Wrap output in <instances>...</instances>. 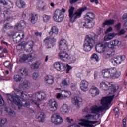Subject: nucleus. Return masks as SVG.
Instances as JSON below:
<instances>
[{
  "instance_id": "nucleus-62",
  "label": "nucleus",
  "mask_w": 127,
  "mask_h": 127,
  "mask_svg": "<svg viewBox=\"0 0 127 127\" xmlns=\"http://www.w3.org/2000/svg\"><path fill=\"white\" fill-rule=\"evenodd\" d=\"M109 54L110 57H113V56H114V55H115V54H116V52L115 51V50H112L111 51V53Z\"/></svg>"
},
{
  "instance_id": "nucleus-20",
  "label": "nucleus",
  "mask_w": 127,
  "mask_h": 127,
  "mask_svg": "<svg viewBox=\"0 0 127 127\" xmlns=\"http://www.w3.org/2000/svg\"><path fill=\"white\" fill-rule=\"evenodd\" d=\"M112 73L111 74V78H112V79H118L121 75V73L117 71V68L115 67L112 68Z\"/></svg>"
},
{
  "instance_id": "nucleus-49",
  "label": "nucleus",
  "mask_w": 127,
  "mask_h": 127,
  "mask_svg": "<svg viewBox=\"0 0 127 127\" xmlns=\"http://www.w3.org/2000/svg\"><path fill=\"white\" fill-rule=\"evenodd\" d=\"M91 58L93 60H95L97 62L99 61V56L96 54H93Z\"/></svg>"
},
{
  "instance_id": "nucleus-15",
  "label": "nucleus",
  "mask_w": 127,
  "mask_h": 127,
  "mask_svg": "<svg viewBox=\"0 0 127 127\" xmlns=\"http://www.w3.org/2000/svg\"><path fill=\"white\" fill-rule=\"evenodd\" d=\"M30 58H32V54L28 55L27 56L25 54L23 55V56L21 57L20 59L19 60L20 62H24L26 60H29V63L30 64V62H32L33 61V59Z\"/></svg>"
},
{
  "instance_id": "nucleus-38",
  "label": "nucleus",
  "mask_w": 127,
  "mask_h": 127,
  "mask_svg": "<svg viewBox=\"0 0 127 127\" xmlns=\"http://www.w3.org/2000/svg\"><path fill=\"white\" fill-rule=\"evenodd\" d=\"M60 14H61V10L58 9L55 11L54 15L53 16V18L55 21H56V19H58Z\"/></svg>"
},
{
  "instance_id": "nucleus-10",
  "label": "nucleus",
  "mask_w": 127,
  "mask_h": 127,
  "mask_svg": "<svg viewBox=\"0 0 127 127\" xmlns=\"http://www.w3.org/2000/svg\"><path fill=\"white\" fill-rule=\"evenodd\" d=\"M33 41H30L27 43L25 42H22L21 44L18 45V46H23L25 50L27 52H31L32 49H33Z\"/></svg>"
},
{
  "instance_id": "nucleus-37",
  "label": "nucleus",
  "mask_w": 127,
  "mask_h": 127,
  "mask_svg": "<svg viewBox=\"0 0 127 127\" xmlns=\"http://www.w3.org/2000/svg\"><path fill=\"white\" fill-rule=\"evenodd\" d=\"M40 65V63L38 62H36L35 63L31 65V68L32 70H35L36 69H38Z\"/></svg>"
},
{
  "instance_id": "nucleus-9",
  "label": "nucleus",
  "mask_w": 127,
  "mask_h": 127,
  "mask_svg": "<svg viewBox=\"0 0 127 127\" xmlns=\"http://www.w3.org/2000/svg\"><path fill=\"white\" fill-rule=\"evenodd\" d=\"M51 122L53 124H54V125L58 126V125H61V124L63 123V119L62 117L60 116V114L58 113H54L51 117Z\"/></svg>"
},
{
  "instance_id": "nucleus-52",
  "label": "nucleus",
  "mask_w": 127,
  "mask_h": 127,
  "mask_svg": "<svg viewBox=\"0 0 127 127\" xmlns=\"http://www.w3.org/2000/svg\"><path fill=\"white\" fill-rule=\"evenodd\" d=\"M11 28V26H10V24L9 23H7L4 25L3 29H10Z\"/></svg>"
},
{
  "instance_id": "nucleus-28",
  "label": "nucleus",
  "mask_w": 127,
  "mask_h": 127,
  "mask_svg": "<svg viewBox=\"0 0 127 127\" xmlns=\"http://www.w3.org/2000/svg\"><path fill=\"white\" fill-rule=\"evenodd\" d=\"M45 81L47 84L52 85V84H53V82H54V79L53 76L51 75H47L45 77Z\"/></svg>"
},
{
  "instance_id": "nucleus-60",
  "label": "nucleus",
  "mask_w": 127,
  "mask_h": 127,
  "mask_svg": "<svg viewBox=\"0 0 127 127\" xmlns=\"http://www.w3.org/2000/svg\"><path fill=\"white\" fill-rule=\"evenodd\" d=\"M113 30V28L112 27H109L107 30L105 31V33H109V32H111Z\"/></svg>"
},
{
  "instance_id": "nucleus-43",
  "label": "nucleus",
  "mask_w": 127,
  "mask_h": 127,
  "mask_svg": "<svg viewBox=\"0 0 127 127\" xmlns=\"http://www.w3.org/2000/svg\"><path fill=\"white\" fill-rule=\"evenodd\" d=\"M4 65L6 68H8L9 69H11L12 68V65L10 63V62L7 61L4 63Z\"/></svg>"
},
{
  "instance_id": "nucleus-30",
  "label": "nucleus",
  "mask_w": 127,
  "mask_h": 127,
  "mask_svg": "<svg viewBox=\"0 0 127 127\" xmlns=\"http://www.w3.org/2000/svg\"><path fill=\"white\" fill-rule=\"evenodd\" d=\"M46 116L43 112H41L38 117V121L40 123H44Z\"/></svg>"
},
{
  "instance_id": "nucleus-11",
  "label": "nucleus",
  "mask_w": 127,
  "mask_h": 127,
  "mask_svg": "<svg viewBox=\"0 0 127 127\" xmlns=\"http://www.w3.org/2000/svg\"><path fill=\"white\" fill-rule=\"evenodd\" d=\"M54 67L55 69L57 70V71H60V72H63L66 70V65L61 62H57L55 63L54 64Z\"/></svg>"
},
{
  "instance_id": "nucleus-54",
  "label": "nucleus",
  "mask_w": 127,
  "mask_h": 127,
  "mask_svg": "<svg viewBox=\"0 0 127 127\" xmlns=\"http://www.w3.org/2000/svg\"><path fill=\"white\" fill-rule=\"evenodd\" d=\"M126 33V30L124 29H122L118 33L116 34L117 35H123V34H125Z\"/></svg>"
},
{
  "instance_id": "nucleus-36",
  "label": "nucleus",
  "mask_w": 127,
  "mask_h": 127,
  "mask_svg": "<svg viewBox=\"0 0 127 127\" xmlns=\"http://www.w3.org/2000/svg\"><path fill=\"white\" fill-rule=\"evenodd\" d=\"M115 23V20L113 19H109L108 20H106L103 23V26H106V25H113Z\"/></svg>"
},
{
  "instance_id": "nucleus-59",
  "label": "nucleus",
  "mask_w": 127,
  "mask_h": 127,
  "mask_svg": "<svg viewBox=\"0 0 127 127\" xmlns=\"http://www.w3.org/2000/svg\"><path fill=\"white\" fill-rule=\"evenodd\" d=\"M123 20L124 22L127 23V14H124L123 16Z\"/></svg>"
},
{
  "instance_id": "nucleus-22",
  "label": "nucleus",
  "mask_w": 127,
  "mask_h": 127,
  "mask_svg": "<svg viewBox=\"0 0 127 127\" xmlns=\"http://www.w3.org/2000/svg\"><path fill=\"white\" fill-rule=\"evenodd\" d=\"M73 104L75 106H77V107H80L82 105V102H83V99L82 98L79 96H75L74 97Z\"/></svg>"
},
{
  "instance_id": "nucleus-21",
  "label": "nucleus",
  "mask_w": 127,
  "mask_h": 127,
  "mask_svg": "<svg viewBox=\"0 0 127 127\" xmlns=\"http://www.w3.org/2000/svg\"><path fill=\"white\" fill-rule=\"evenodd\" d=\"M112 68L109 69H105L102 71V76L104 78H110L111 77V75H112Z\"/></svg>"
},
{
  "instance_id": "nucleus-26",
  "label": "nucleus",
  "mask_w": 127,
  "mask_h": 127,
  "mask_svg": "<svg viewBox=\"0 0 127 127\" xmlns=\"http://www.w3.org/2000/svg\"><path fill=\"white\" fill-rule=\"evenodd\" d=\"M85 20V23L83 25V26L85 27V28H93V27L94 25V23H93L92 21L90 20Z\"/></svg>"
},
{
  "instance_id": "nucleus-55",
  "label": "nucleus",
  "mask_w": 127,
  "mask_h": 127,
  "mask_svg": "<svg viewBox=\"0 0 127 127\" xmlns=\"http://www.w3.org/2000/svg\"><path fill=\"white\" fill-rule=\"evenodd\" d=\"M4 105V100H3V98L0 95V106H2Z\"/></svg>"
},
{
  "instance_id": "nucleus-3",
  "label": "nucleus",
  "mask_w": 127,
  "mask_h": 127,
  "mask_svg": "<svg viewBox=\"0 0 127 127\" xmlns=\"http://www.w3.org/2000/svg\"><path fill=\"white\" fill-rule=\"evenodd\" d=\"M59 29L56 26H53L49 32V36L44 40V42L47 45V48L53 47V43L56 42V39L54 38L58 34Z\"/></svg>"
},
{
  "instance_id": "nucleus-24",
  "label": "nucleus",
  "mask_w": 127,
  "mask_h": 127,
  "mask_svg": "<svg viewBox=\"0 0 127 127\" xmlns=\"http://www.w3.org/2000/svg\"><path fill=\"white\" fill-rule=\"evenodd\" d=\"M89 92L92 97H95V96H98L100 94V90L95 86H92L89 90Z\"/></svg>"
},
{
  "instance_id": "nucleus-61",
  "label": "nucleus",
  "mask_w": 127,
  "mask_h": 127,
  "mask_svg": "<svg viewBox=\"0 0 127 127\" xmlns=\"http://www.w3.org/2000/svg\"><path fill=\"white\" fill-rule=\"evenodd\" d=\"M80 0H69L70 3L71 4H74V3H76L77 1H79Z\"/></svg>"
},
{
  "instance_id": "nucleus-35",
  "label": "nucleus",
  "mask_w": 127,
  "mask_h": 127,
  "mask_svg": "<svg viewBox=\"0 0 127 127\" xmlns=\"http://www.w3.org/2000/svg\"><path fill=\"white\" fill-rule=\"evenodd\" d=\"M5 111L7 113L9 116H11V117H14V116H15V112L9 108H5Z\"/></svg>"
},
{
  "instance_id": "nucleus-44",
  "label": "nucleus",
  "mask_w": 127,
  "mask_h": 127,
  "mask_svg": "<svg viewBox=\"0 0 127 127\" xmlns=\"http://www.w3.org/2000/svg\"><path fill=\"white\" fill-rule=\"evenodd\" d=\"M61 50H68V44H64V45H61L59 46Z\"/></svg>"
},
{
  "instance_id": "nucleus-27",
  "label": "nucleus",
  "mask_w": 127,
  "mask_h": 127,
  "mask_svg": "<svg viewBox=\"0 0 127 127\" xmlns=\"http://www.w3.org/2000/svg\"><path fill=\"white\" fill-rule=\"evenodd\" d=\"M95 18V14L92 12H90L87 13L86 16L84 17L85 20L92 21Z\"/></svg>"
},
{
  "instance_id": "nucleus-58",
  "label": "nucleus",
  "mask_w": 127,
  "mask_h": 127,
  "mask_svg": "<svg viewBox=\"0 0 127 127\" xmlns=\"http://www.w3.org/2000/svg\"><path fill=\"white\" fill-rule=\"evenodd\" d=\"M66 67H67V69L66 70V74H69L70 70H71V69H72V67L69 65H67Z\"/></svg>"
},
{
  "instance_id": "nucleus-2",
  "label": "nucleus",
  "mask_w": 127,
  "mask_h": 127,
  "mask_svg": "<svg viewBox=\"0 0 127 127\" xmlns=\"http://www.w3.org/2000/svg\"><path fill=\"white\" fill-rule=\"evenodd\" d=\"M115 95L109 97H103L101 100V104L102 106H98L94 105L90 108V112L92 114H99V113H103L104 111H107L110 109L109 105L111 104L113 99H114Z\"/></svg>"
},
{
  "instance_id": "nucleus-51",
  "label": "nucleus",
  "mask_w": 127,
  "mask_h": 127,
  "mask_svg": "<svg viewBox=\"0 0 127 127\" xmlns=\"http://www.w3.org/2000/svg\"><path fill=\"white\" fill-rule=\"evenodd\" d=\"M59 43V46H60V45H64L65 44H68V42H67V41L66 40L64 39L61 40Z\"/></svg>"
},
{
  "instance_id": "nucleus-17",
  "label": "nucleus",
  "mask_w": 127,
  "mask_h": 127,
  "mask_svg": "<svg viewBox=\"0 0 127 127\" xmlns=\"http://www.w3.org/2000/svg\"><path fill=\"white\" fill-rule=\"evenodd\" d=\"M21 36V34H20L18 32H15L13 35V40L14 42H15L16 43H18V42H20L21 41V39H22L23 38H21L20 37Z\"/></svg>"
},
{
  "instance_id": "nucleus-53",
  "label": "nucleus",
  "mask_w": 127,
  "mask_h": 127,
  "mask_svg": "<svg viewBox=\"0 0 127 127\" xmlns=\"http://www.w3.org/2000/svg\"><path fill=\"white\" fill-rule=\"evenodd\" d=\"M39 77V74L37 72H34L32 75L33 80H36Z\"/></svg>"
},
{
  "instance_id": "nucleus-40",
  "label": "nucleus",
  "mask_w": 127,
  "mask_h": 127,
  "mask_svg": "<svg viewBox=\"0 0 127 127\" xmlns=\"http://www.w3.org/2000/svg\"><path fill=\"white\" fill-rule=\"evenodd\" d=\"M13 79L15 82H20L22 81V77L21 75L16 74L13 76Z\"/></svg>"
},
{
  "instance_id": "nucleus-16",
  "label": "nucleus",
  "mask_w": 127,
  "mask_h": 127,
  "mask_svg": "<svg viewBox=\"0 0 127 127\" xmlns=\"http://www.w3.org/2000/svg\"><path fill=\"white\" fill-rule=\"evenodd\" d=\"M71 94V92L69 91L63 90L61 93H58L57 98H62V99H66Z\"/></svg>"
},
{
  "instance_id": "nucleus-14",
  "label": "nucleus",
  "mask_w": 127,
  "mask_h": 127,
  "mask_svg": "<svg viewBox=\"0 0 127 127\" xmlns=\"http://www.w3.org/2000/svg\"><path fill=\"white\" fill-rule=\"evenodd\" d=\"M80 87L81 90L83 92H87L89 90V82L86 80H82L80 84Z\"/></svg>"
},
{
  "instance_id": "nucleus-13",
  "label": "nucleus",
  "mask_w": 127,
  "mask_h": 127,
  "mask_svg": "<svg viewBox=\"0 0 127 127\" xmlns=\"http://www.w3.org/2000/svg\"><path fill=\"white\" fill-rule=\"evenodd\" d=\"M46 98V94L44 92H38L35 93V99L39 102L44 100Z\"/></svg>"
},
{
  "instance_id": "nucleus-46",
  "label": "nucleus",
  "mask_w": 127,
  "mask_h": 127,
  "mask_svg": "<svg viewBox=\"0 0 127 127\" xmlns=\"http://www.w3.org/2000/svg\"><path fill=\"white\" fill-rule=\"evenodd\" d=\"M43 19L44 22H48V21H49V19H50V17L47 15H44L43 16Z\"/></svg>"
},
{
  "instance_id": "nucleus-39",
  "label": "nucleus",
  "mask_w": 127,
  "mask_h": 127,
  "mask_svg": "<svg viewBox=\"0 0 127 127\" xmlns=\"http://www.w3.org/2000/svg\"><path fill=\"white\" fill-rule=\"evenodd\" d=\"M37 8L39 10H42V11H44V10H45V9H46V7L45 6V4L44 3V2H42L40 5L37 6Z\"/></svg>"
},
{
  "instance_id": "nucleus-7",
  "label": "nucleus",
  "mask_w": 127,
  "mask_h": 127,
  "mask_svg": "<svg viewBox=\"0 0 127 127\" xmlns=\"http://www.w3.org/2000/svg\"><path fill=\"white\" fill-rule=\"evenodd\" d=\"M100 88L104 91H108V90H109V94L113 95L119 89V85L114 86L112 84H111L109 82L102 81L100 84Z\"/></svg>"
},
{
  "instance_id": "nucleus-42",
  "label": "nucleus",
  "mask_w": 127,
  "mask_h": 127,
  "mask_svg": "<svg viewBox=\"0 0 127 127\" xmlns=\"http://www.w3.org/2000/svg\"><path fill=\"white\" fill-rule=\"evenodd\" d=\"M20 72L22 76H24L25 77H26L28 75V71L25 68L21 69Z\"/></svg>"
},
{
  "instance_id": "nucleus-63",
  "label": "nucleus",
  "mask_w": 127,
  "mask_h": 127,
  "mask_svg": "<svg viewBox=\"0 0 127 127\" xmlns=\"http://www.w3.org/2000/svg\"><path fill=\"white\" fill-rule=\"evenodd\" d=\"M105 59H109L110 57H111V56H110L109 54H105V55L104 56Z\"/></svg>"
},
{
  "instance_id": "nucleus-23",
  "label": "nucleus",
  "mask_w": 127,
  "mask_h": 127,
  "mask_svg": "<svg viewBox=\"0 0 127 127\" xmlns=\"http://www.w3.org/2000/svg\"><path fill=\"white\" fill-rule=\"evenodd\" d=\"M30 88V82L27 80H25L22 84H19V88L23 89V90H26V89H28Z\"/></svg>"
},
{
  "instance_id": "nucleus-41",
  "label": "nucleus",
  "mask_w": 127,
  "mask_h": 127,
  "mask_svg": "<svg viewBox=\"0 0 127 127\" xmlns=\"http://www.w3.org/2000/svg\"><path fill=\"white\" fill-rule=\"evenodd\" d=\"M64 18L65 17L64 16V15L62 13V11H61V14H60L58 19H56V22H62V21L64 20Z\"/></svg>"
},
{
  "instance_id": "nucleus-6",
  "label": "nucleus",
  "mask_w": 127,
  "mask_h": 127,
  "mask_svg": "<svg viewBox=\"0 0 127 127\" xmlns=\"http://www.w3.org/2000/svg\"><path fill=\"white\" fill-rule=\"evenodd\" d=\"M96 34L87 35L85 38V42L83 45V49L84 51L88 52L92 50V48L94 47L95 41Z\"/></svg>"
},
{
  "instance_id": "nucleus-56",
  "label": "nucleus",
  "mask_w": 127,
  "mask_h": 127,
  "mask_svg": "<svg viewBox=\"0 0 127 127\" xmlns=\"http://www.w3.org/2000/svg\"><path fill=\"white\" fill-rule=\"evenodd\" d=\"M110 62L114 65V66H116L117 65V64L116 63V59L115 58H113L110 60Z\"/></svg>"
},
{
  "instance_id": "nucleus-12",
  "label": "nucleus",
  "mask_w": 127,
  "mask_h": 127,
  "mask_svg": "<svg viewBox=\"0 0 127 127\" xmlns=\"http://www.w3.org/2000/svg\"><path fill=\"white\" fill-rule=\"evenodd\" d=\"M48 108L50 112H55V111L57 110V108H58V105L57 104V103L55 102V101L50 100Z\"/></svg>"
},
{
  "instance_id": "nucleus-4",
  "label": "nucleus",
  "mask_w": 127,
  "mask_h": 127,
  "mask_svg": "<svg viewBox=\"0 0 127 127\" xmlns=\"http://www.w3.org/2000/svg\"><path fill=\"white\" fill-rule=\"evenodd\" d=\"M122 42L118 40H113L109 43L97 44L95 46V49L97 52L105 51V48L108 46L110 49H115V46H121Z\"/></svg>"
},
{
  "instance_id": "nucleus-31",
  "label": "nucleus",
  "mask_w": 127,
  "mask_h": 127,
  "mask_svg": "<svg viewBox=\"0 0 127 127\" xmlns=\"http://www.w3.org/2000/svg\"><path fill=\"white\" fill-rule=\"evenodd\" d=\"M25 4V2L22 0H17L16 1V5L19 8H23Z\"/></svg>"
},
{
  "instance_id": "nucleus-64",
  "label": "nucleus",
  "mask_w": 127,
  "mask_h": 127,
  "mask_svg": "<svg viewBox=\"0 0 127 127\" xmlns=\"http://www.w3.org/2000/svg\"><path fill=\"white\" fill-rule=\"evenodd\" d=\"M126 122H127V118L125 117L123 121V127H126Z\"/></svg>"
},
{
  "instance_id": "nucleus-34",
  "label": "nucleus",
  "mask_w": 127,
  "mask_h": 127,
  "mask_svg": "<svg viewBox=\"0 0 127 127\" xmlns=\"http://www.w3.org/2000/svg\"><path fill=\"white\" fill-rule=\"evenodd\" d=\"M0 4H3V5H7V4H10V7H13V3L7 0H0Z\"/></svg>"
},
{
  "instance_id": "nucleus-47",
  "label": "nucleus",
  "mask_w": 127,
  "mask_h": 127,
  "mask_svg": "<svg viewBox=\"0 0 127 127\" xmlns=\"http://www.w3.org/2000/svg\"><path fill=\"white\" fill-rule=\"evenodd\" d=\"M70 88L72 91H76L77 89V83H72L70 85Z\"/></svg>"
},
{
  "instance_id": "nucleus-25",
  "label": "nucleus",
  "mask_w": 127,
  "mask_h": 127,
  "mask_svg": "<svg viewBox=\"0 0 127 127\" xmlns=\"http://www.w3.org/2000/svg\"><path fill=\"white\" fill-rule=\"evenodd\" d=\"M71 84V80L70 78H66L64 80H63L60 84V86L63 89H64L65 87H67V86H69Z\"/></svg>"
},
{
  "instance_id": "nucleus-18",
  "label": "nucleus",
  "mask_w": 127,
  "mask_h": 127,
  "mask_svg": "<svg viewBox=\"0 0 127 127\" xmlns=\"http://www.w3.org/2000/svg\"><path fill=\"white\" fill-rule=\"evenodd\" d=\"M69 106L67 104L63 105L60 109V112L61 114L65 115V114H68L69 113Z\"/></svg>"
},
{
  "instance_id": "nucleus-5",
  "label": "nucleus",
  "mask_w": 127,
  "mask_h": 127,
  "mask_svg": "<svg viewBox=\"0 0 127 127\" xmlns=\"http://www.w3.org/2000/svg\"><path fill=\"white\" fill-rule=\"evenodd\" d=\"M86 9L87 7L80 8L74 13L75 7H70L68 10V16L70 22H71V23L75 22L76 19H78V18L81 17L83 12L86 10Z\"/></svg>"
},
{
  "instance_id": "nucleus-50",
  "label": "nucleus",
  "mask_w": 127,
  "mask_h": 127,
  "mask_svg": "<svg viewBox=\"0 0 127 127\" xmlns=\"http://www.w3.org/2000/svg\"><path fill=\"white\" fill-rule=\"evenodd\" d=\"M115 58V62L116 63V65H119V64H120L122 62L121 61V58L120 57V56H118Z\"/></svg>"
},
{
  "instance_id": "nucleus-19",
  "label": "nucleus",
  "mask_w": 127,
  "mask_h": 127,
  "mask_svg": "<svg viewBox=\"0 0 127 127\" xmlns=\"http://www.w3.org/2000/svg\"><path fill=\"white\" fill-rule=\"evenodd\" d=\"M97 123H99V121H92L85 120L84 121L83 123V126H84V127H95L94 126V125H93V124H97Z\"/></svg>"
},
{
  "instance_id": "nucleus-48",
  "label": "nucleus",
  "mask_w": 127,
  "mask_h": 127,
  "mask_svg": "<svg viewBox=\"0 0 127 127\" xmlns=\"http://www.w3.org/2000/svg\"><path fill=\"white\" fill-rule=\"evenodd\" d=\"M6 123V119L2 118L0 121V127H4L3 125Z\"/></svg>"
},
{
  "instance_id": "nucleus-29",
  "label": "nucleus",
  "mask_w": 127,
  "mask_h": 127,
  "mask_svg": "<svg viewBox=\"0 0 127 127\" xmlns=\"http://www.w3.org/2000/svg\"><path fill=\"white\" fill-rule=\"evenodd\" d=\"M117 35V34L115 33H110L108 34V35H106L104 37V41H109L115 37Z\"/></svg>"
},
{
  "instance_id": "nucleus-32",
  "label": "nucleus",
  "mask_w": 127,
  "mask_h": 127,
  "mask_svg": "<svg viewBox=\"0 0 127 127\" xmlns=\"http://www.w3.org/2000/svg\"><path fill=\"white\" fill-rule=\"evenodd\" d=\"M25 25V22L24 20H21L19 23H17L15 26L16 29H21Z\"/></svg>"
},
{
  "instance_id": "nucleus-33",
  "label": "nucleus",
  "mask_w": 127,
  "mask_h": 127,
  "mask_svg": "<svg viewBox=\"0 0 127 127\" xmlns=\"http://www.w3.org/2000/svg\"><path fill=\"white\" fill-rule=\"evenodd\" d=\"M29 19L32 23H35L37 21V15L31 14Z\"/></svg>"
},
{
  "instance_id": "nucleus-57",
  "label": "nucleus",
  "mask_w": 127,
  "mask_h": 127,
  "mask_svg": "<svg viewBox=\"0 0 127 127\" xmlns=\"http://www.w3.org/2000/svg\"><path fill=\"white\" fill-rule=\"evenodd\" d=\"M121 23H118V24L115 25V28L117 29V30H120V29H121Z\"/></svg>"
},
{
  "instance_id": "nucleus-45",
  "label": "nucleus",
  "mask_w": 127,
  "mask_h": 127,
  "mask_svg": "<svg viewBox=\"0 0 127 127\" xmlns=\"http://www.w3.org/2000/svg\"><path fill=\"white\" fill-rule=\"evenodd\" d=\"M95 118H96V115L92 114H88L85 116V119L87 120H94Z\"/></svg>"
},
{
  "instance_id": "nucleus-8",
  "label": "nucleus",
  "mask_w": 127,
  "mask_h": 127,
  "mask_svg": "<svg viewBox=\"0 0 127 127\" xmlns=\"http://www.w3.org/2000/svg\"><path fill=\"white\" fill-rule=\"evenodd\" d=\"M59 57L62 60V61L66 62L68 61V60H69L71 63H74V62L76 61V58L75 57H70L66 51H61L59 53Z\"/></svg>"
},
{
  "instance_id": "nucleus-1",
  "label": "nucleus",
  "mask_w": 127,
  "mask_h": 127,
  "mask_svg": "<svg viewBox=\"0 0 127 127\" xmlns=\"http://www.w3.org/2000/svg\"><path fill=\"white\" fill-rule=\"evenodd\" d=\"M14 91V94H7L6 98L9 104L18 106L19 110H20L22 106L29 107V103L26 101L28 98L27 92L25 91H22L17 88H15Z\"/></svg>"
}]
</instances>
